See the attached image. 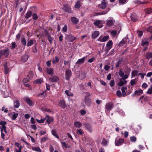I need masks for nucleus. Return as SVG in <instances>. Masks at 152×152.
<instances>
[{
    "label": "nucleus",
    "mask_w": 152,
    "mask_h": 152,
    "mask_svg": "<svg viewBox=\"0 0 152 152\" xmlns=\"http://www.w3.org/2000/svg\"><path fill=\"white\" fill-rule=\"evenodd\" d=\"M109 38V36H105L103 37H100L98 39V40L101 42H105Z\"/></svg>",
    "instance_id": "6"
},
{
    "label": "nucleus",
    "mask_w": 152,
    "mask_h": 152,
    "mask_svg": "<svg viewBox=\"0 0 152 152\" xmlns=\"http://www.w3.org/2000/svg\"><path fill=\"white\" fill-rule=\"evenodd\" d=\"M47 73L51 76H52L53 74V69L51 68H47L46 69Z\"/></svg>",
    "instance_id": "15"
},
{
    "label": "nucleus",
    "mask_w": 152,
    "mask_h": 152,
    "mask_svg": "<svg viewBox=\"0 0 152 152\" xmlns=\"http://www.w3.org/2000/svg\"><path fill=\"white\" fill-rule=\"evenodd\" d=\"M119 74L120 76L121 77H123L124 75V72L122 71V69H119Z\"/></svg>",
    "instance_id": "53"
},
{
    "label": "nucleus",
    "mask_w": 152,
    "mask_h": 152,
    "mask_svg": "<svg viewBox=\"0 0 152 152\" xmlns=\"http://www.w3.org/2000/svg\"><path fill=\"white\" fill-rule=\"evenodd\" d=\"M31 149L32 150L36 151L37 152H41V149L39 147H32Z\"/></svg>",
    "instance_id": "24"
},
{
    "label": "nucleus",
    "mask_w": 152,
    "mask_h": 152,
    "mask_svg": "<svg viewBox=\"0 0 152 152\" xmlns=\"http://www.w3.org/2000/svg\"><path fill=\"white\" fill-rule=\"evenodd\" d=\"M127 88V87L126 86L123 87L121 88V91L122 93V96H126V92Z\"/></svg>",
    "instance_id": "17"
},
{
    "label": "nucleus",
    "mask_w": 152,
    "mask_h": 152,
    "mask_svg": "<svg viewBox=\"0 0 152 152\" xmlns=\"http://www.w3.org/2000/svg\"><path fill=\"white\" fill-rule=\"evenodd\" d=\"M28 58V56L27 55H25L23 56L21 58L22 61L24 62H26L27 61Z\"/></svg>",
    "instance_id": "30"
},
{
    "label": "nucleus",
    "mask_w": 152,
    "mask_h": 152,
    "mask_svg": "<svg viewBox=\"0 0 152 152\" xmlns=\"http://www.w3.org/2000/svg\"><path fill=\"white\" fill-rule=\"evenodd\" d=\"M51 133L53 135L56 137L57 139H59V137L57 135L56 133V129H53L52 130Z\"/></svg>",
    "instance_id": "31"
},
{
    "label": "nucleus",
    "mask_w": 152,
    "mask_h": 152,
    "mask_svg": "<svg viewBox=\"0 0 152 152\" xmlns=\"http://www.w3.org/2000/svg\"><path fill=\"white\" fill-rule=\"evenodd\" d=\"M63 6L64 7V10L65 12L69 13H72V12L70 6L66 4H64Z\"/></svg>",
    "instance_id": "3"
},
{
    "label": "nucleus",
    "mask_w": 152,
    "mask_h": 152,
    "mask_svg": "<svg viewBox=\"0 0 152 152\" xmlns=\"http://www.w3.org/2000/svg\"><path fill=\"white\" fill-rule=\"evenodd\" d=\"M18 114L17 113H13L11 117L12 120H15L18 116Z\"/></svg>",
    "instance_id": "37"
},
{
    "label": "nucleus",
    "mask_w": 152,
    "mask_h": 152,
    "mask_svg": "<svg viewBox=\"0 0 152 152\" xmlns=\"http://www.w3.org/2000/svg\"><path fill=\"white\" fill-rule=\"evenodd\" d=\"M6 88V82L4 81L0 82V89H1V90L3 91V89H5Z\"/></svg>",
    "instance_id": "13"
},
{
    "label": "nucleus",
    "mask_w": 152,
    "mask_h": 152,
    "mask_svg": "<svg viewBox=\"0 0 152 152\" xmlns=\"http://www.w3.org/2000/svg\"><path fill=\"white\" fill-rule=\"evenodd\" d=\"M81 7L80 5V1L79 0H78L77 1L76 3V4H75V8L79 9Z\"/></svg>",
    "instance_id": "38"
},
{
    "label": "nucleus",
    "mask_w": 152,
    "mask_h": 152,
    "mask_svg": "<svg viewBox=\"0 0 152 152\" xmlns=\"http://www.w3.org/2000/svg\"><path fill=\"white\" fill-rule=\"evenodd\" d=\"M87 58V56L83 57L80 59H79L76 62V64H83L85 61V60Z\"/></svg>",
    "instance_id": "16"
},
{
    "label": "nucleus",
    "mask_w": 152,
    "mask_h": 152,
    "mask_svg": "<svg viewBox=\"0 0 152 152\" xmlns=\"http://www.w3.org/2000/svg\"><path fill=\"white\" fill-rule=\"evenodd\" d=\"M4 72L5 74H7L10 71L9 69L7 66V64H6L4 65Z\"/></svg>",
    "instance_id": "32"
},
{
    "label": "nucleus",
    "mask_w": 152,
    "mask_h": 152,
    "mask_svg": "<svg viewBox=\"0 0 152 152\" xmlns=\"http://www.w3.org/2000/svg\"><path fill=\"white\" fill-rule=\"evenodd\" d=\"M111 33L113 37H114L116 35L117 32L115 31H111Z\"/></svg>",
    "instance_id": "55"
},
{
    "label": "nucleus",
    "mask_w": 152,
    "mask_h": 152,
    "mask_svg": "<svg viewBox=\"0 0 152 152\" xmlns=\"http://www.w3.org/2000/svg\"><path fill=\"white\" fill-rule=\"evenodd\" d=\"M45 118L41 119L40 120H39L38 119H37L36 120L39 123H43L46 120Z\"/></svg>",
    "instance_id": "52"
},
{
    "label": "nucleus",
    "mask_w": 152,
    "mask_h": 152,
    "mask_svg": "<svg viewBox=\"0 0 152 152\" xmlns=\"http://www.w3.org/2000/svg\"><path fill=\"white\" fill-rule=\"evenodd\" d=\"M148 31L152 33V26H150L147 29Z\"/></svg>",
    "instance_id": "64"
},
{
    "label": "nucleus",
    "mask_w": 152,
    "mask_h": 152,
    "mask_svg": "<svg viewBox=\"0 0 152 152\" xmlns=\"http://www.w3.org/2000/svg\"><path fill=\"white\" fill-rule=\"evenodd\" d=\"M131 18L133 22H135L137 20V16L134 14H133L131 16Z\"/></svg>",
    "instance_id": "33"
},
{
    "label": "nucleus",
    "mask_w": 152,
    "mask_h": 152,
    "mask_svg": "<svg viewBox=\"0 0 152 152\" xmlns=\"http://www.w3.org/2000/svg\"><path fill=\"white\" fill-rule=\"evenodd\" d=\"M145 11L146 13L150 14L152 13V8H148L145 10Z\"/></svg>",
    "instance_id": "40"
},
{
    "label": "nucleus",
    "mask_w": 152,
    "mask_h": 152,
    "mask_svg": "<svg viewBox=\"0 0 152 152\" xmlns=\"http://www.w3.org/2000/svg\"><path fill=\"white\" fill-rule=\"evenodd\" d=\"M17 46L15 42H12L11 46H10V48L12 50H14L15 48L17 47Z\"/></svg>",
    "instance_id": "36"
},
{
    "label": "nucleus",
    "mask_w": 152,
    "mask_h": 152,
    "mask_svg": "<svg viewBox=\"0 0 152 152\" xmlns=\"http://www.w3.org/2000/svg\"><path fill=\"white\" fill-rule=\"evenodd\" d=\"M83 124L85 126L86 129L89 132H92V129L90 124L87 123H83Z\"/></svg>",
    "instance_id": "10"
},
{
    "label": "nucleus",
    "mask_w": 152,
    "mask_h": 152,
    "mask_svg": "<svg viewBox=\"0 0 152 152\" xmlns=\"http://www.w3.org/2000/svg\"><path fill=\"white\" fill-rule=\"evenodd\" d=\"M21 41L22 44H23L24 46H25L26 45V41L24 37H21Z\"/></svg>",
    "instance_id": "45"
},
{
    "label": "nucleus",
    "mask_w": 152,
    "mask_h": 152,
    "mask_svg": "<svg viewBox=\"0 0 152 152\" xmlns=\"http://www.w3.org/2000/svg\"><path fill=\"white\" fill-rule=\"evenodd\" d=\"M67 26L65 25L62 28V32H66L67 31Z\"/></svg>",
    "instance_id": "54"
},
{
    "label": "nucleus",
    "mask_w": 152,
    "mask_h": 152,
    "mask_svg": "<svg viewBox=\"0 0 152 152\" xmlns=\"http://www.w3.org/2000/svg\"><path fill=\"white\" fill-rule=\"evenodd\" d=\"M129 40L128 37H125L124 38L122 41L119 44L120 46H121L123 44H125L129 43Z\"/></svg>",
    "instance_id": "5"
},
{
    "label": "nucleus",
    "mask_w": 152,
    "mask_h": 152,
    "mask_svg": "<svg viewBox=\"0 0 152 152\" xmlns=\"http://www.w3.org/2000/svg\"><path fill=\"white\" fill-rule=\"evenodd\" d=\"M65 39L69 42H72L76 39L77 38L71 34L66 35Z\"/></svg>",
    "instance_id": "2"
},
{
    "label": "nucleus",
    "mask_w": 152,
    "mask_h": 152,
    "mask_svg": "<svg viewBox=\"0 0 152 152\" xmlns=\"http://www.w3.org/2000/svg\"><path fill=\"white\" fill-rule=\"evenodd\" d=\"M58 58L56 56L54 58H53L52 61L53 63L54 64H55L56 63L58 62Z\"/></svg>",
    "instance_id": "48"
},
{
    "label": "nucleus",
    "mask_w": 152,
    "mask_h": 152,
    "mask_svg": "<svg viewBox=\"0 0 152 152\" xmlns=\"http://www.w3.org/2000/svg\"><path fill=\"white\" fill-rule=\"evenodd\" d=\"M48 39L49 41L50 42V44H51L52 42V41H53V38L52 37H51L50 36H48Z\"/></svg>",
    "instance_id": "61"
},
{
    "label": "nucleus",
    "mask_w": 152,
    "mask_h": 152,
    "mask_svg": "<svg viewBox=\"0 0 152 152\" xmlns=\"http://www.w3.org/2000/svg\"><path fill=\"white\" fill-rule=\"evenodd\" d=\"M43 82L42 79H38L36 80L34 82L36 84H40Z\"/></svg>",
    "instance_id": "43"
},
{
    "label": "nucleus",
    "mask_w": 152,
    "mask_h": 152,
    "mask_svg": "<svg viewBox=\"0 0 152 152\" xmlns=\"http://www.w3.org/2000/svg\"><path fill=\"white\" fill-rule=\"evenodd\" d=\"M148 84L145 83H144L142 85V87L143 88H146L148 87Z\"/></svg>",
    "instance_id": "63"
},
{
    "label": "nucleus",
    "mask_w": 152,
    "mask_h": 152,
    "mask_svg": "<svg viewBox=\"0 0 152 152\" xmlns=\"http://www.w3.org/2000/svg\"><path fill=\"white\" fill-rule=\"evenodd\" d=\"M116 93L117 96L118 97H121L122 96V94H121V92L120 91H118L116 92Z\"/></svg>",
    "instance_id": "57"
},
{
    "label": "nucleus",
    "mask_w": 152,
    "mask_h": 152,
    "mask_svg": "<svg viewBox=\"0 0 152 152\" xmlns=\"http://www.w3.org/2000/svg\"><path fill=\"white\" fill-rule=\"evenodd\" d=\"M138 72L136 70L132 71V78L137 75L138 74Z\"/></svg>",
    "instance_id": "42"
},
{
    "label": "nucleus",
    "mask_w": 152,
    "mask_h": 152,
    "mask_svg": "<svg viewBox=\"0 0 152 152\" xmlns=\"http://www.w3.org/2000/svg\"><path fill=\"white\" fill-rule=\"evenodd\" d=\"M0 129L1 132H4L5 133H7L5 126H1L0 127Z\"/></svg>",
    "instance_id": "35"
},
{
    "label": "nucleus",
    "mask_w": 152,
    "mask_h": 152,
    "mask_svg": "<svg viewBox=\"0 0 152 152\" xmlns=\"http://www.w3.org/2000/svg\"><path fill=\"white\" fill-rule=\"evenodd\" d=\"M76 133L78 134L81 135L84 134V132L82 129H79L76 130Z\"/></svg>",
    "instance_id": "29"
},
{
    "label": "nucleus",
    "mask_w": 152,
    "mask_h": 152,
    "mask_svg": "<svg viewBox=\"0 0 152 152\" xmlns=\"http://www.w3.org/2000/svg\"><path fill=\"white\" fill-rule=\"evenodd\" d=\"M119 2L120 4H123L126 2V0H120Z\"/></svg>",
    "instance_id": "62"
},
{
    "label": "nucleus",
    "mask_w": 152,
    "mask_h": 152,
    "mask_svg": "<svg viewBox=\"0 0 152 152\" xmlns=\"http://www.w3.org/2000/svg\"><path fill=\"white\" fill-rule=\"evenodd\" d=\"M33 18L34 20H36L38 18V17L37 15L35 13H34L32 15Z\"/></svg>",
    "instance_id": "59"
},
{
    "label": "nucleus",
    "mask_w": 152,
    "mask_h": 152,
    "mask_svg": "<svg viewBox=\"0 0 152 152\" xmlns=\"http://www.w3.org/2000/svg\"><path fill=\"white\" fill-rule=\"evenodd\" d=\"M58 80V77L56 76L50 77L49 78V80L51 82H57Z\"/></svg>",
    "instance_id": "14"
},
{
    "label": "nucleus",
    "mask_w": 152,
    "mask_h": 152,
    "mask_svg": "<svg viewBox=\"0 0 152 152\" xmlns=\"http://www.w3.org/2000/svg\"><path fill=\"white\" fill-rule=\"evenodd\" d=\"M32 15V12L31 11L28 12L25 15V18L27 19L29 18Z\"/></svg>",
    "instance_id": "34"
},
{
    "label": "nucleus",
    "mask_w": 152,
    "mask_h": 152,
    "mask_svg": "<svg viewBox=\"0 0 152 152\" xmlns=\"http://www.w3.org/2000/svg\"><path fill=\"white\" fill-rule=\"evenodd\" d=\"M65 93L69 96H72L73 95V94L70 91L66 90L65 91Z\"/></svg>",
    "instance_id": "46"
},
{
    "label": "nucleus",
    "mask_w": 152,
    "mask_h": 152,
    "mask_svg": "<svg viewBox=\"0 0 152 152\" xmlns=\"http://www.w3.org/2000/svg\"><path fill=\"white\" fill-rule=\"evenodd\" d=\"M58 104L61 107L63 108H65L66 107L65 102L63 99H61L60 101Z\"/></svg>",
    "instance_id": "12"
},
{
    "label": "nucleus",
    "mask_w": 152,
    "mask_h": 152,
    "mask_svg": "<svg viewBox=\"0 0 152 152\" xmlns=\"http://www.w3.org/2000/svg\"><path fill=\"white\" fill-rule=\"evenodd\" d=\"M130 140L132 142H134L136 140V138L134 136L131 137H130Z\"/></svg>",
    "instance_id": "56"
},
{
    "label": "nucleus",
    "mask_w": 152,
    "mask_h": 152,
    "mask_svg": "<svg viewBox=\"0 0 152 152\" xmlns=\"http://www.w3.org/2000/svg\"><path fill=\"white\" fill-rule=\"evenodd\" d=\"M134 93L135 94L138 96L142 94L143 90L142 89L137 90L135 91Z\"/></svg>",
    "instance_id": "26"
},
{
    "label": "nucleus",
    "mask_w": 152,
    "mask_h": 152,
    "mask_svg": "<svg viewBox=\"0 0 152 152\" xmlns=\"http://www.w3.org/2000/svg\"><path fill=\"white\" fill-rule=\"evenodd\" d=\"M34 73L33 71H30L29 72L28 75V77L29 79H31L33 76Z\"/></svg>",
    "instance_id": "47"
},
{
    "label": "nucleus",
    "mask_w": 152,
    "mask_h": 152,
    "mask_svg": "<svg viewBox=\"0 0 152 152\" xmlns=\"http://www.w3.org/2000/svg\"><path fill=\"white\" fill-rule=\"evenodd\" d=\"M147 93L150 94H152V89H151V87L150 88H149L148 89V90L147 91Z\"/></svg>",
    "instance_id": "60"
},
{
    "label": "nucleus",
    "mask_w": 152,
    "mask_h": 152,
    "mask_svg": "<svg viewBox=\"0 0 152 152\" xmlns=\"http://www.w3.org/2000/svg\"><path fill=\"white\" fill-rule=\"evenodd\" d=\"M126 81L124 80V81H122V79H121L120 80V82L118 83V85L120 86H122L124 84H126Z\"/></svg>",
    "instance_id": "41"
},
{
    "label": "nucleus",
    "mask_w": 152,
    "mask_h": 152,
    "mask_svg": "<svg viewBox=\"0 0 152 152\" xmlns=\"http://www.w3.org/2000/svg\"><path fill=\"white\" fill-rule=\"evenodd\" d=\"M1 53L2 56H4L5 57L8 56L10 53V49L7 48L4 50H1Z\"/></svg>",
    "instance_id": "9"
},
{
    "label": "nucleus",
    "mask_w": 152,
    "mask_h": 152,
    "mask_svg": "<svg viewBox=\"0 0 152 152\" xmlns=\"http://www.w3.org/2000/svg\"><path fill=\"white\" fill-rule=\"evenodd\" d=\"M137 82L134 79L131 80L130 81V83L132 86H133L134 85L136 84Z\"/></svg>",
    "instance_id": "51"
},
{
    "label": "nucleus",
    "mask_w": 152,
    "mask_h": 152,
    "mask_svg": "<svg viewBox=\"0 0 152 152\" xmlns=\"http://www.w3.org/2000/svg\"><path fill=\"white\" fill-rule=\"evenodd\" d=\"M99 34V32L98 31H95L92 34L91 37L93 39H95L97 37Z\"/></svg>",
    "instance_id": "25"
},
{
    "label": "nucleus",
    "mask_w": 152,
    "mask_h": 152,
    "mask_svg": "<svg viewBox=\"0 0 152 152\" xmlns=\"http://www.w3.org/2000/svg\"><path fill=\"white\" fill-rule=\"evenodd\" d=\"M14 108H18L20 105V102L18 100H16L14 101Z\"/></svg>",
    "instance_id": "19"
},
{
    "label": "nucleus",
    "mask_w": 152,
    "mask_h": 152,
    "mask_svg": "<svg viewBox=\"0 0 152 152\" xmlns=\"http://www.w3.org/2000/svg\"><path fill=\"white\" fill-rule=\"evenodd\" d=\"M24 99L26 103L29 106H32L34 104L33 102L28 97H25Z\"/></svg>",
    "instance_id": "7"
},
{
    "label": "nucleus",
    "mask_w": 152,
    "mask_h": 152,
    "mask_svg": "<svg viewBox=\"0 0 152 152\" xmlns=\"http://www.w3.org/2000/svg\"><path fill=\"white\" fill-rule=\"evenodd\" d=\"M113 106V104L112 102H110L107 103L105 105V112L107 113V111L112 110Z\"/></svg>",
    "instance_id": "1"
},
{
    "label": "nucleus",
    "mask_w": 152,
    "mask_h": 152,
    "mask_svg": "<svg viewBox=\"0 0 152 152\" xmlns=\"http://www.w3.org/2000/svg\"><path fill=\"white\" fill-rule=\"evenodd\" d=\"M33 44V41L31 40H30L28 41L27 43V46L29 47L32 45Z\"/></svg>",
    "instance_id": "49"
},
{
    "label": "nucleus",
    "mask_w": 152,
    "mask_h": 152,
    "mask_svg": "<svg viewBox=\"0 0 152 152\" xmlns=\"http://www.w3.org/2000/svg\"><path fill=\"white\" fill-rule=\"evenodd\" d=\"M107 6V4L105 2V1H104L102 2V3L99 4V6L102 9H104Z\"/></svg>",
    "instance_id": "23"
},
{
    "label": "nucleus",
    "mask_w": 152,
    "mask_h": 152,
    "mask_svg": "<svg viewBox=\"0 0 152 152\" xmlns=\"http://www.w3.org/2000/svg\"><path fill=\"white\" fill-rule=\"evenodd\" d=\"M124 140L122 139H119L118 140L116 139L115 141V145L117 146H119L124 142Z\"/></svg>",
    "instance_id": "11"
},
{
    "label": "nucleus",
    "mask_w": 152,
    "mask_h": 152,
    "mask_svg": "<svg viewBox=\"0 0 152 152\" xmlns=\"http://www.w3.org/2000/svg\"><path fill=\"white\" fill-rule=\"evenodd\" d=\"M113 44V42L111 40H109L107 42L106 45L107 48L106 50V52L107 53H108L109 50L112 48Z\"/></svg>",
    "instance_id": "4"
},
{
    "label": "nucleus",
    "mask_w": 152,
    "mask_h": 152,
    "mask_svg": "<svg viewBox=\"0 0 152 152\" xmlns=\"http://www.w3.org/2000/svg\"><path fill=\"white\" fill-rule=\"evenodd\" d=\"M148 40L145 39H143L142 40V45L143 46L145 45H148Z\"/></svg>",
    "instance_id": "44"
},
{
    "label": "nucleus",
    "mask_w": 152,
    "mask_h": 152,
    "mask_svg": "<svg viewBox=\"0 0 152 152\" xmlns=\"http://www.w3.org/2000/svg\"><path fill=\"white\" fill-rule=\"evenodd\" d=\"M72 73L71 71L69 69H67L65 72V77L66 80L69 79L72 75Z\"/></svg>",
    "instance_id": "8"
},
{
    "label": "nucleus",
    "mask_w": 152,
    "mask_h": 152,
    "mask_svg": "<svg viewBox=\"0 0 152 152\" xmlns=\"http://www.w3.org/2000/svg\"><path fill=\"white\" fill-rule=\"evenodd\" d=\"M146 58L149 59L152 58V53L148 52L145 54Z\"/></svg>",
    "instance_id": "27"
},
{
    "label": "nucleus",
    "mask_w": 152,
    "mask_h": 152,
    "mask_svg": "<svg viewBox=\"0 0 152 152\" xmlns=\"http://www.w3.org/2000/svg\"><path fill=\"white\" fill-rule=\"evenodd\" d=\"M148 97L147 96H142L140 97V99L141 100V102L142 103L143 101L146 102L148 99Z\"/></svg>",
    "instance_id": "39"
},
{
    "label": "nucleus",
    "mask_w": 152,
    "mask_h": 152,
    "mask_svg": "<svg viewBox=\"0 0 152 152\" xmlns=\"http://www.w3.org/2000/svg\"><path fill=\"white\" fill-rule=\"evenodd\" d=\"M71 21L74 24H77L79 20L75 17H72L71 18Z\"/></svg>",
    "instance_id": "20"
},
{
    "label": "nucleus",
    "mask_w": 152,
    "mask_h": 152,
    "mask_svg": "<svg viewBox=\"0 0 152 152\" xmlns=\"http://www.w3.org/2000/svg\"><path fill=\"white\" fill-rule=\"evenodd\" d=\"M108 142L107 140L104 138H103L101 143L103 146H105L108 145Z\"/></svg>",
    "instance_id": "21"
},
{
    "label": "nucleus",
    "mask_w": 152,
    "mask_h": 152,
    "mask_svg": "<svg viewBox=\"0 0 152 152\" xmlns=\"http://www.w3.org/2000/svg\"><path fill=\"white\" fill-rule=\"evenodd\" d=\"M100 23L101 22L100 20H96L94 22V24L95 26H97L100 24Z\"/></svg>",
    "instance_id": "58"
},
{
    "label": "nucleus",
    "mask_w": 152,
    "mask_h": 152,
    "mask_svg": "<svg viewBox=\"0 0 152 152\" xmlns=\"http://www.w3.org/2000/svg\"><path fill=\"white\" fill-rule=\"evenodd\" d=\"M85 103L88 106H89L91 103V101L90 99L86 97L85 98Z\"/></svg>",
    "instance_id": "18"
},
{
    "label": "nucleus",
    "mask_w": 152,
    "mask_h": 152,
    "mask_svg": "<svg viewBox=\"0 0 152 152\" xmlns=\"http://www.w3.org/2000/svg\"><path fill=\"white\" fill-rule=\"evenodd\" d=\"M53 118L48 117V119L46 120V122L48 124H50L53 122Z\"/></svg>",
    "instance_id": "50"
},
{
    "label": "nucleus",
    "mask_w": 152,
    "mask_h": 152,
    "mask_svg": "<svg viewBox=\"0 0 152 152\" xmlns=\"http://www.w3.org/2000/svg\"><path fill=\"white\" fill-rule=\"evenodd\" d=\"M114 21L113 20H109L107 22V25L109 26H112L114 24Z\"/></svg>",
    "instance_id": "28"
},
{
    "label": "nucleus",
    "mask_w": 152,
    "mask_h": 152,
    "mask_svg": "<svg viewBox=\"0 0 152 152\" xmlns=\"http://www.w3.org/2000/svg\"><path fill=\"white\" fill-rule=\"evenodd\" d=\"M74 125L76 128H79L82 126V124L81 122L79 121H76L74 123Z\"/></svg>",
    "instance_id": "22"
}]
</instances>
